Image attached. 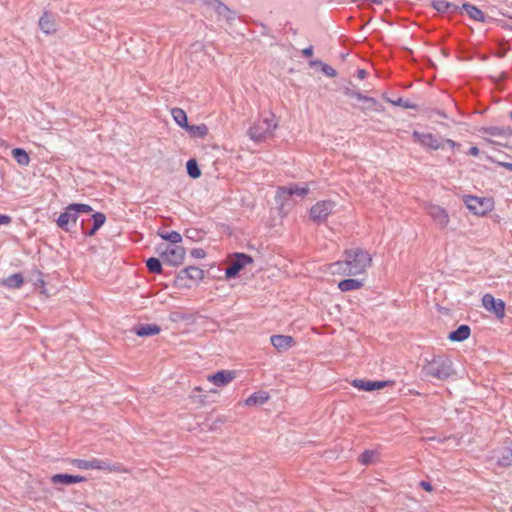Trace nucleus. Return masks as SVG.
Listing matches in <instances>:
<instances>
[{"instance_id": "23", "label": "nucleus", "mask_w": 512, "mask_h": 512, "mask_svg": "<svg viewBox=\"0 0 512 512\" xmlns=\"http://www.w3.org/2000/svg\"><path fill=\"white\" fill-rule=\"evenodd\" d=\"M471 329L468 325H460L456 330L452 331L448 338L453 342H461L470 336Z\"/></svg>"}, {"instance_id": "42", "label": "nucleus", "mask_w": 512, "mask_h": 512, "mask_svg": "<svg viewBox=\"0 0 512 512\" xmlns=\"http://www.w3.org/2000/svg\"><path fill=\"white\" fill-rule=\"evenodd\" d=\"M191 256L196 259H202L206 256V252L202 248H194L191 250Z\"/></svg>"}, {"instance_id": "44", "label": "nucleus", "mask_w": 512, "mask_h": 512, "mask_svg": "<svg viewBox=\"0 0 512 512\" xmlns=\"http://www.w3.org/2000/svg\"><path fill=\"white\" fill-rule=\"evenodd\" d=\"M419 485H420V487H421L422 489H424V490H425V491H427V492H431V491H433V487H432V485H431V483H430V482H427V481H421V482L419 483Z\"/></svg>"}, {"instance_id": "32", "label": "nucleus", "mask_w": 512, "mask_h": 512, "mask_svg": "<svg viewBox=\"0 0 512 512\" xmlns=\"http://www.w3.org/2000/svg\"><path fill=\"white\" fill-rule=\"evenodd\" d=\"M158 235L163 240L169 241L170 242L169 245H177L178 243H180L182 241V236L177 231H170V232L159 231Z\"/></svg>"}, {"instance_id": "14", "label": "nucleus", "mask_w": 512, "mask_h": 512, "mask_svg": "<svg viewBox=\"0 0 512 512\" xmlns=\"http://www.w3.org/2000/svg\"><path fill=\"white\" fill-rule=\"evenodd\" d=\"M78 219V215L74 210H69V205L65 208L64 212H62L58 219L56 220L57 226L62 230L69 232L70 224H76Z\"/></svg>"}, {"instance_id": "26", "label": "nucleus", "mask_w": 512, "mask_h": 512, "mask_svg": "<svg viewBox=\"0 0 512 512\" xmlns=\"http://www.w3.org/2000/svg\"><path fill=\"white\" fill-rule=\"evenodd\" d=\"M363 285V281L359 279H344L338 283V288L342 292H347L351 290H358L362 288Z\"/></svg>"}, {"instance_id": "36", "label": "nucleus", "mask_w": 512, "mask_h": 512, "mask_svg": "<svg viewBox=\"0 0 512 512\" xmlns=\"http://www.w3.org/2000/svg\"><path fill=\"white\" fill-rule=\"evenodd\" d=\"M186 169H187L188 175L193 179H197L201 176V170H200L199 165L195 159H189L187 161Z\"/></svg>"}, {"instance_id": "16", "label": "nucleus", "mask_w": 512, "mask_h": 512, "mask_svg": "<svg viewBox=\"0 0 512 512\" xmlns=\"http://www.w3.org/2000/svg\"><path fill=\"white\" fill-rule=\"evenodd\" d=\"M204 277V271L196 266H188L184 269H181L177 275L178 280H192V281H200Z\"/></svg>"}, {"instance_id": "22", "label": "nucleus", "mask_w": 512, "mask_h": 512, "mask_svg": "<svg viewBox=\"0 0 512 512\" xmlns=\"http://www.w3.org/2000/svg\"><path fill=\"white\" fill-rule=\"evenodd\" d=\"M160 331L161 328L157 324H139L134 328V332L140 337L157 335Z\"/></svg>"}, {"instance_id": "17", "label": "nucleus", "mask_w": 512, "mask_h": 512, "mask_svg": "<svg viewBox=\"0 0 512 512\" xmlns=\"http://www.w3.org/2000/svg\"><path fill=\"white\" fill-rule=\"evenodd\" d=\"M92 219H93V225L89 230H86L84 227V224L82 223L83 233L89 237L95 235L96 232L104 225V223L106 221V216L102 212H96L92 215Z\"/></svg>"}, {"instance_id": "24", "label": "nucleus", "mask_w": 512, "mask_h": 512, "mask_svg": "<svg viewBox=\"0 0 512 512\" xmlns=\"http://www.w3.org/2000/svg\"><path fill=\"white\" fill-rule=\"evenodd\" d=\"M278 192L279 194H287L289 196L298 195L303 197L308 194L309 188L307 186L299 187L297 184H292L290 186L279 187Z\"/></svg>"}, {"instance_id": "50", "label": "nucleus", "mask_w": 512, "mask_h": 512, "mask_svg": "<svg viewBox=\"0 0 512 512\" xmlns=\"http://www.w3.org/2000/svg\"><path fill=\"white\" fill-rule=\"evenodd\" d=\"M218 423H223V420H221V419H217V420H216V421H215V422H214V423L209 427V430H214V429H216V427H217V424H218Z\"/></svg>"}, {"instance_id": "9", "label": "nucleus", "mask_w": 512, "mask_h": 512, "mask_svg": "<svg viewBox=\"0 0 512 512\" xmlns=\"http://www.w3.org/2000/svg\"><path fill=\"white\" fill-rule=\"evenodd\" d=\"M412 136L415 142L420 143L424 147L433 150L444 148L443 139L431 133H421L418 131H414Z\"/></svg>"}, {"instance_id": "52", "label": "nucleus", "mask_w": 512, "mask_h": 512, "mask_svg": "<svg viewBox=\"0 0 512 512\" xmlns=\"http://www.w3.org/2000/svg\"><path fill=\"white\" fill-rule=\"evenodd\" d=\"M196 391H201L202 389L200 387L195 388Z\"/></svg>"}, {"instance_id": "21", "label": "nucleus", "mask_w": 512, "mask_h": 512, "mask_svg": "<svg viewBox=\"0 0 512 512\" xmlns=\"http://www.w3.org/2000/svg\"><path fill=\"white\" fill-rule=\"evenodd\" d=\"M480 133L487 134L494 137H508L511 136L512 128L510 127H497V126H488L481 127L479 129Z\"/></svg>"}, {"instance_id": "6", "label": "nucleus", "mask_w": 512, "mask_h": 512, "mask_svg": "<svg viewBox=\"0 0 512 512\" xmlns=\"http://www.w3.org/2000/svg\"><path fill=\"white\" fill-rule=\"evenodd\" d=\"M467 208L476 215H485L493 209L494 203L490 198H479L468 195L464 198Z\"/></svg>"}, {"instance_id": "7", "label": "nucleus", "mask_w": 512, "mask_h": 512, "mask_svg": "<svg viewBox=\"0 0 512 512\" xmlns=\"http://www.w3.org/2000/svg\"><path fill=\"white\" fill-rule=\"evenodd\" d=\"M253 259L250 255L245 253L233 254L229 266L225 270V276L227 279L235 278L239 272L249 263H252Z\"/></svg>"}, {"instance_id": "20", "label": "nucleus", "mask_w": 512, "mask_h": 512, "mask_svg": "<svg viewBox=\"0 0 512 512\" xmlns=\"http://www.w3.org/2000/svg\"><path fill=\"white\" fill-rule=\"evenodd\" d=\"M353 386L363 391H374L386 386V382L383 381H369V380H354Z\"/></svg>"}, {"instance_id": "2", "label": "nucleus", "mask_w": 512, "mask_h": 512, "mask_svg": "<svg viewBox=\"0 0 512 512\" xmlns=\"http://www.w3.org/2000/svg\"><path fill=\"white\" fill-rule=\"evenodd\" d=\"M421 373L425 378L447 380L455 374L452 360L446 355H433L426 358L422 365Z\"/></svg>"}, {"instance_id": "28", "label": "nucleus", "mask_w": 512, "mask_h": 512, "mask_svg": "<svg viewBox=\"0 0 512 512\" xmlns=\"http://www.w3.org/2000/svg\"><path fill=\"white\" fill-rule=\"evenodd\" d=\"M268 399L269 395L267 392H255L245 400V404L247 406L262 405L266 403Z\"/></svg>"}, {"instance_id": "18", "label": "nucleus", "mask_w": 512, "mask_h": 512, "mask_svg": "<svg viewBox=\"0 0 512 512\" xmlns=\"http://www.w3.org/2000/svg\"><path fill=\"white\" fill-rule=\"evenodd\" d=\"M270 340L273 347L278 351L287 350L294 343V339L287 335H273Z\"/></svg>"}, {"instance_id": "40", "label": "nucleus", "mask_w": 512, "mask_h": 512, "mask_svg": "<svg viewBox=\"0 0 512 512\" xmlns=\"http://www.w3.org/2000/svg\"><path fill=\"white\" fill-rule=\"evenodd\" d=\"M69 210H74L77 215L79 213H90L93 211V209L90 205L83 204V203L69 204Z\"/></svg>"}, {"instance_id": "10", "label": "nucleus", "mask_w": 512, "mask_h": 512, "mask_svg": "<svg viewBox=\"0 0 512 512\" xmlns=\"http://www.w3.org/2000/svg\"><path fill=\"white\" fill-rule=\"evenodd\" d=\"M482 304L488 311L493 312L497 318L502 319L505 316V303L494 298L491 294H485L482 298Z\"/></svg>"}, {"instance_id": "39", "label": "nucleus", "mask_w": 512, "mask_h": 512, "mask_svg": "<svg viewBox=\"0 0 512 512\" xmlns=\"http://www.w3.org/2000/svg\"><path fill=\"white\" fill-rule=\"evenodd\" d=\"M433 7L439 12H447L456 8L453 4L445 1V0H435L433 2Z\"/></svg>"}, {"instance_id": "37", "label": "nucleus", "mask_w": 512, "mask_h": 512, "mask_svg": "<svg viewBox=\"0 0 512 512\" xmlns=\"http://www.w3.org/2000/svg\"><path fill=\"white\" fill-rule=\"evenodd\" d=\"M388 103L394 106H400L403 108H416V104H413L409 98H384Z\"/></svg>"}, {"instance_id": "43", "label": "nucleus", "mask_w": 512, "mask_h": 512, "mask_svg": "<svg viewBox=\"0 0 512 512\" xmlns=\"http://www.w3.org/2000/svg\"><path fill=\"white\" fill-rule=\"evenodd\" d=\"M12 221V218L8 215L0 214V225H8Z\"/></svg>"}, {"instance_id": "49", "label": "nucleus", "mask_w": 512, "mask_h": 512, "mask_svg": "<svg viewBox=\"0 0 512 512\" xmlns=\"http://www.w3.org/2000/svg\"><path fill=\"white\" fill-rule=\"evenodd\" d=\"M501 166L505 167L506 169H508L509 171H512V163H507V162H501L499 163Z\"/></svg>"}, {"instance_id": "4", "label": "nucleus", "mask_w": 512, "mask_h": 512, "mask_svg": "<svg viewBox=\"0 0 512 512\" xmlns=\"http://www.w3.org/2000/svg\"><path fill=\"white\" fill-rule=\"evenodd\" d=\"M157 252L166 264L171 266H179L183 263L185 257V249L178 245L160 244Z\"/></svg>"}, {"instance_id": "3", "label": "nucleus", "mask_w": 512, "mask_h": 512, "mask_svg": "<svg viewBox=\"0 0 512 512\" xmlns=\"http://www.w3.org/2000/svg\"><path fill=\"white\" fill-rule=\"evenodd\" d=\"M72 464L79 469H96L108 472L127 473L128 470L121 463H109L97 458L91 460L74 459Z\"/></svg>"}, {"instance_id": "11", "label": "nucleus", "mask_w": 512, "mask_h": 512, "mask_svg": "<svg viewBox=\"0 0 512 512\" xmlns=\"http://www.w3.org/2000/svg\"><path fill=\"white\" fill-rule=\"evenodd\" d=\"M426 212L441 228L448 226L449 215L441 206L430 204L426 207Z\"/></svg>"}, {"instance_id": "51", "label": "nucleus", "mask_w": 512, "mask_h": 512, "mask_svg": "<svg viewBox=\"0 0 512 512\" xmlns=\"http://www.w3.org/2000/svg\"><path fill=\"white\" fill-rule=\"evenodd\" d=\"M448 144L449 146L453 147L455 145V142L453 140H450V139H447V140H443V145L444 144Z\"/></svg>"}, {"instance_id": "19", "label": "nucleus", "mask_w": 512, "mask_h": 512, "mask_svg": "<svg viewBox=\"0 0 512 512\" xmlns=\"http://www.w3.org/2000/svg\"><path fill=\"white\" fill-rule=\"evenodd\" d=\"M86 481V478L79 475H70V474H55L51 477V482L53 484H74Z\"/></svg>"}, {"instance_id": "15", "label": "nucleus", "mask_w": 512, "mask_h": 512, "mask_svg": "<svg viewBox=\"0 0 512 512\" xmlns=\"http://www.w3.org/2000/svg\"><path fill=\"white\" fill-rule=\"evenodd\" d=\"M234 378L235 372L231 370H221L208 376V380L219 387L229 384Z\"/></svg>"}, {"instance_id": "1", "label": "nucleus", "mask_w": 512, "mask_h": 512, "mask_svg": "<svg viewBox=\"0 0 512 512\" xmlns=\"http://www.w3.org/2000/svg\"><path fill=\"white\" fill-rule=\"evenodd\" d=\"M344 255V261H337L330 265L333 273L337 271L345 275L355 276L364 273L371 266V255L361 248L346 249Z\"/></svg>"}, {"instance_id": "29", "label": "nucleus", "mask_w": 512, "mask_h": 512, "mask_svg": "<svg viewBox=\"0 0 512 512\" xmlns=\"http://www.w3.org/2000/svg\"><path fill=\"white\" fill-rule=\"evenodd\" d=\"M213 10L222 18L227 21H232L235 18L234 13L220 0L217 1Z\"/></svg>"}, {"instance_id": "5", "label": "nucleus", "mask_w": 512, "mask_h": 512, "mask_svg": "<svg viewBox=\"0 0 512 512\" xmlns=\"http://www.w3.org/2000/svg\"><path fill=\"white\" fill-rule=\"evenodd\" d=\"M276 127L277 124L272 118H264L255 122L249 128L248 134L252 140L260 142L271 136Z\"/></svg>"}, {"instance_id": "45", "label": "nucleus", "mask_w": 512, "mask_h": 512, "mask_svg": "<svg viewBox=\"0 0 512 512\" xmlns=\"http://www.w3.org/2000/svg\"><path fill=\"white\" fill-rule=\"evenodd\" d=\"M302 53L305 57H311L313 55V47H306L305 49H303Z\"/></svg>"}, {"instance_id": "30", "label": "nucleus", "mask_w": 512, "mask_h": 512, "mask_svg": "<svg viewBox=\"0 0 512 512\" xmlns=\"http://www.w3.org/2000/svg\"><path fill=\"white\" fill-rule=\"evenodd\" d=\"M24 283V279L22 274L15 273L10 276H8L6 279L3 280V285H5L8 288H20Z\"/></svg>"}, {"instance_id": "8", "label": "nucleus", "mask_w": 512, "mask_h": 512, "mask_svg": "<svg viewBox=\"0 0 512 512\" xmlns=\"http://www.w3.org/2000/svg\"><path fill=\"white\" fill-rule=\"evenodd\" d=\"M335 208V202L331 200L319 201L314 204L309 212L310 219L320 223L327 219Z\"/></svg>"}, {"instance_id": "25", "label": "nucleus", "mask_w": 512, "mask_h": 512, "mask_svg": "<svg viewBox=\"0 0 512 512\" xmlns=\"http://www.w3.org/2000/svg\"><path fill=\"white\" fill-rule=\"evenodd\" d=\"M309 66L311 68L318 69L320 72H322L327 77L333 78L337 75V72L333 67L322 62L321 60H311V61H309Z\"/></svg>"}, {"instance_id": "31", "label": "nucleus", "mask_w": 512, "mask_h": 512, "mask_svg": "<svg viewBox=\"0 0 512 512\" xmlns=\"http://www.w3.org/2000/svg\"><path fill=\"white\" fill-rule=\"evenodd\" d=\"M185 130L192 136L203 138L208 134V127L205 124L200 125H187Z\"/></svg>"}, {"instance_id": "13", "label": "nucleus", "mask_w": 512, "mask_h": 512, "mask_svg": "<svg viewBox=\"0 0 512 512\" xmlns=\"http://www.w3.org/2000/svg\"><path fill=\"white\" fill-rule=\"evenodd\" d=\"M38 25L40 30L46 35L54 34L57 31V23L55 16L48 11H45L42 14V16L39 19Z\"/></svg>"}, {"instance_id": "41", "label": "nucleus", "mask_w": 512, "mask_h": 512, "mask_svg": "<svg viewBox=\"0 0 512 512\" xmlns=\"http://www.w3.org/2000/svg\"><path fill=\"white\" fill-rule=\"evenodd\" d=\"M376 453L373 450H365L359 457V461L363 465H369L373 462Z\"/></svg>"}, {"instance_id": "34", "label": "nucleus", "mask_w": 512, "mask_h": 512, "mask_svg": "<svg viewBox=\"0 0 512 512\" xmlns=\"http://www.w3.org/2000/svg\"><path fill=\"white\" fill-rule=\"evenodd\" d=\"M12 155L18 164L24 165V166L29 164L30 158H29L28 153L24 149L14 148L12 150Z\"/></svg>"}, {"instance_id": "48", "label": "nucleus", "mask_w": 512, "mask_h": 512, "mask_svg": "<svg viewBox=\"0 0 512 512\" xmlns=\"http://www.w3.org/2000/svg\"><path fill=\"white\" fill-rule=\"evenodd\" d=\"M367 72L364 69H358L357 70V77L362 80L366 77Z\"/></svg>"}, {"instance_id": "35", "label": "nucleus", "mask_w": 512, "mask_h": 512, "mask_svg": "<svg viewBox=\"0 0 512 512\" xmlns=\"http://www.w3.org/2000/svg\"><path fill=\"white\" fill-rule=\"evenodd\" d=\"M146 267L150 273L161 274L162 273V263L160 259L156 257H150L146 260Z\"/></svg>"}, {"instance_id": "27", "label": "nucleus", "mask_w": 512, "mask_h": 512, "mask_svg": "<svg viewBox=\"0 0 512 512\" xmlns=\"http://www.w3.org/2000/svg\"><path fill=\"white\" fill-rule=\"evenodd\" d=\"M462 9L469 15L471 19L479 22L485 21L484 13L476 6L469 3H464L462 5Z\"/></svg>"}, {"instance_id": "53", "label": "nucleus", "mask_w": 512, "mask_h": 512, "mask_svg": "<svg viewBox=\"0 0 512 512\" xmlns=\"http://www.w3.org/2000/svg\"><path fill=\"white\" fill-rule=\"evenodd\" d=\"M510 118L512 119V112L510 113Z\"/></svg>"}, {"instance_id": "12", "label": "nucleus", "mask_w": 512, "mask_h": 512, "mask_svg": "<svg viewBox=\"0 0 512 512\" xmlns=\"http://www.w3.org/2000/svg\"><path fill=\"white\" fill-rule=\"evenodd\" d=\"M493 458L496 459L497 464L502 467L512 465V442L510 441L506 446L495 450Z\"/></svg>"}, {"instance_id": "33", "label": "nucleus", "mask_w": 512, "mask_h": 512, "mask_svg": "<svg viewBox=\"0 0 512 512\" xmlns=\"http://www.w3.org/2000/svg\"><path fill=\"white\" fill-rule=\"evenodd\" d=\"M171 114L175 120V122L181 127L184 128L188 125L187 115L184 110L180 108H173L171 110Z\"/></svg>"}, {"instance_id": "38", "label": "nucleus", "mask_w": 512, "mask_h": 512, "mask_svg": "<svg viewBox=\"0 0 512 512\" xmlns=\"http://www.w3.org/2000/svg\"><path fill=\"white\" fill-rule=\"evenodd\" d=\"M358 104L356 105L361 110H377L375 98H356Z\"/></svg>"}, {"instance_id": "46", "label": "nucleus", "mask_w": 512, "mask_h": 512, "mask_svg": "<svg viewBox=\"0 0 512 512\" xmlns=\"http://www.w3.org/2000/svg\"><path fill=\"white\" fill-rule=\"evenodd\" d=\"M201 1L205 6L213 9V7L215 6V4L217 3L218 0H201Z\"/></svg>"}, {"instance_id": "47", "label": "nucleus", "mask_w": 512, "mask_h": 512, "mask_svg": "<svg viewBox=\"0 0 512 512\" xmlns=\"http://www.w3.org/2000/svg\"><path fill=\"white\" fill-rule=\"evenodd\" d=\"M480 153L479 149L476 147V146H472L469 150H468V154L471 155V156H478Z\"/></svg>"}]
</instances>
